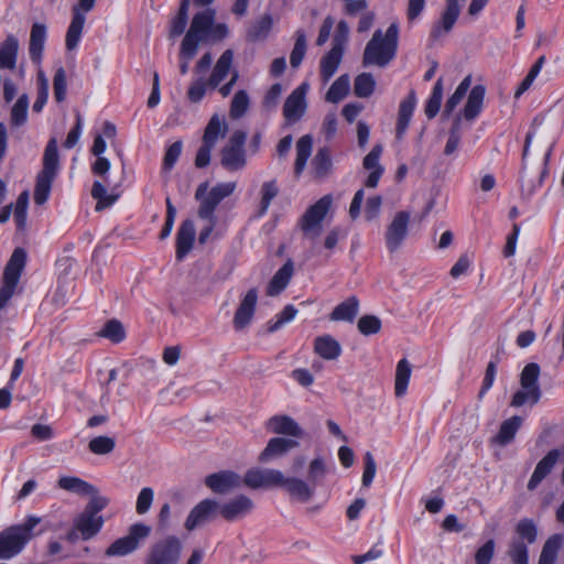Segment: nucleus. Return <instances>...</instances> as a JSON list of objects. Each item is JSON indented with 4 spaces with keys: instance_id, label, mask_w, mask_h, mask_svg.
I'll return each mask as SVG.
<instances>
[{
    "instance_id": "1",
    "label": "nucleus",
    "mask_w": 564,
    "mask_h": 564,
    "mask_svg": "<svg viewBox=\"0 0 564 564\" xmlns=\"http://www.w3.org/2000/svg\"><path fill=\"white\" fill-rule=\"evenodd\" d=\"M326 474L324 459L317 457L308 465L307 480L288 477L279 469L251 468L245 474L242 482L251 489L280 487L292 500L306 503L313 499L317 484Z\"/></svg>"
},
{
    "instance_id": "2",
    "label": "nucleus",
    "mask_w": 564,
    "mask_h": 564,
    "mask_svg": "<svg viewBox=\"0 0 564 564\" xmlns=\"http://www.w3.org/2000/svg\"><path fill=\"white\" fill-rule=\"evenodd\" d=\"M533 138H536L538 143L541 147H545L546 151L544 154V169L539 173L536 181H534L525 173H523L521 176V188L529 195H531L536 187L542 185L543 180L547 174L546 165L556 144V132L554 130L553 123L551 122L546 115H539L533 119L530 130L528 131L524 139L522 161L525 160L529 153V149Z\"/></svg>"
},
{
    "instance_id": "3",
    "label": "nucleus",
    "mask_w": 564,
    "mask_h": 564,
    "mask_svg": "<svg viewBox=\"0 0 564 564\" xmlns=\"http://www.w3.org/2000/svg\"><path fill=\"white\" fill-rule=\"evenodd\" d=\"M398 34L399 29L394 23L387 29L386 33L377 30L365 47L364 65L386 67L395 56Z\"/></svg>"
},
{
    "instance_id": "4",
    "label": "nucleus",
    "mask_w": 564,
    "mask_h": 564,
    "mask_svg": "<svg viewBox=\"0 0 564 564\" xmlns=\"http://www.w3.org/2000/svg\"><path fill=\"white\" fill-rule=\"evenodd\" d=\"M41 522V518L30 516L24 523L11 525L0 532V558L9 560L18 555L32 539V530Z\"/></svg>"
},
{
    "instance_id": "5",
    "label": "nucleus",
    "mask_w": 564,
    "mask_h": 564,
    "mask_svg": "<svg viewBox=\"0 0 564 564\" xmlns=\"http://www.w3.org/2000/svg\"><path fill=\"white\" fill-rule=\"evenodd\" d=\"M58 152L57 142L55 139H51L46 144L43 155V167L36 176V183L34 188V202L37 205H43L51 193L52 183L56 177L58 171Z\"/></svg>"
},
{
    "instance_id": "6",
    "label": "nucleus",
    "mask_w": 564,
    "mask_h": 564,
    "mask_svg": "<svg viewBox=\"0 0 564 564\" xmlns=\"http://www.w3.org/2000/svg\"><path fill=\"white\" fill-rule=\"evenodd\" d=\"M109 505L107 497L89 499L84 510L75 517L73 525L79 531L80 538L87 541L94 538L104 525V518L99 514Z\"/></svg>"
},
{
    "instance_id": "7",
    "label": "nucleus",
    "mask_w": 564,
    "mask_h": 564,
    "mask_svg": "<svg viewBox=\"0 0 564 564\" xmlns=\"http://www.w3.org/2000/svg\"><path fill=\"white\" fill-rule=\"evenodd\" d=\"M332 196L325 195L310 206L300 219L299 226L306 239L315 241L322 234V221L332 207Z\"/></svg>"
},
{
    "instance_id": "8",
    "label": "nucleus",
    "mask_w": 564,
    "mask_h": 564,
    "mask_svg": "<svg viewBox=\"0 0 564 564\" xmlns=\"http://www.w3.org/2000/svg\"><path fill=\"white\" fill-rule=\"evenodd\" d=\"M247 134L241 130L231 133L228 142L220 150V164L229 172H237L247 165L245 151Z\"/></svg>"
},
{
    "instance_id": "9",
    "label": "nucleus",
    "mask_w": 564,
    "mask_h": 564,
    "mask_svg": "<svg viewBox=\"0 0 564 564\" xmlns=\"http://www.w3.org/2000/svg\"><path fill=\"white\" fill-rule=\"evenodd\" d=\"M151 527L144 523H134L129 530L128 534L116 540L106 550L107 556H124L134 552L140 543L151 534Z\"/></svg>"
},
{
    "instance_id": "10",
    "label": "nucleus",
    "mask_w": 564,
    "mask_h": 564,
    "mask_svg": "<svg viewBox=\"0 0 564 564\" xmlns=\"http://www.w3.org/2000/svg\"><path fill=\"white\" fill-rule=\"evenodd\" d=\"M25 260L26 253L22 248H17L11 254L4 269L3 286L0 289V308H2L13 295L21 272L25 265Z\"/></svg>"
},
{
    "instance_id": "11",
    "label": "nucleus",
    "mask_w": 564,
    "mask_h": 564,
    "mask_svg": "<svg viewBox=\"0 0 564 564\" xmlns=\"http://www.w3.org/2000/svg\"><path fill=\"white\" fill-rule=\"evenodd\" d=\"M182 550L183 544L178 538L166 536L151 546L145 564H177Z\"/></svg>"
},
{
    "instance_id": "12",
    "label": "nucleus",
    "mask_w": 564,
    "mask_h": 564,
    "mask_svg": "<svg viewBox=\"0 0 564 564\" xmlns=\"http://www.w3.org/2000/svg\"><path fill=\"white\" fill-rule=\"evenodd\" d=\"M411 214L405 210L398 212L384 232L386 246L390 252L398 251L405 241L409 232Z\"/></svg>"
},
{
    "instance_id": "13",
    "label": "nucleus",
    "mask_w": 564,
    "mask_h": 564,
    "mask_svg": "<svg viewBox=\"0 0 564 564\" xmlns=\"http://www.w3.org/2000/svg\"><path fill=\"white\" fill-rule=\"evenodd\" d=\"M216 12L214 9H205L193 17L191 26L185 34L183 42L198 47V44L208 39L212 25L215 21Z\"/></svg>"
},
{
    "instance_id": "14",
    "label": "nucleus",
    "mask_w": 564,
    "mask_h": 564,
    "mask_svg": "<svg viewBox=\"0 0 564 564\" xmlns=\"http://www.w3.org/2000/svg\"><path fill=\"white\" fill-rule=\"evenodd\" d=\"M219 514V502L214 499H204L188 513L184 527L192 531L195 528L214 520Z\"/></svg>"
},
{
    "instance_id": "15",
    "label": "nucleus",
    "mask_w": 564,
    "mask_h": 564,
    "mask_svg": "<svg viewBox=\"0 0 564 564\" xmlns=\"http://www.w3.org/2000/svg\"><path fill=\"white\" fill-rule=\"evenodd\" d=\"M204 482L213 492L226 495L239 488L242 484V478L235 471L221 470L208 475Z\"/></svg>"
},
{
    "instance_id": "16",
    "label": "nucleus",
    "mask_w": 564,
    "mask_h": 564,
    "mask_svg": "<svg viewBox=\"0 0 564 564\" xmlns=\"http://www.w3.org/2000/svg\"><path fill=\"white\" fill-rule=\"evenodd\" d=\"M308 85L303 83L294 89L286 98L283 106V116L289 122L299 121L306 110L305 95Z\"/></svg>"
},
{
    "instance_id": "17",
    "label": "nucleus",
    "mask_w": 564,
    "mask_h": 564,
    "mask_svg": "<svg viewBox=\"0 0 564 564\" xmlns=\"http://www.w3.org/2000/svg\"><path fill=\"white\" fill-rule=\"evenodd\" d=\"M257 302L258 291L254 288L250 289L241 300L234 316V326L237 330H241L250 324Z\"/></svg>"
},
{
    "instance_id": "18",
    "label": "nucleus",
    "mask_w": 564,
    "mask_h": 564,
    "mask_svg": "<svg viewBox=\"0 0 564 564\" xmlns=\"http://www.w3.org/2000/svg\"><path fill=\"white\" fill-rule=\"evenodd\" d=\"M253 509V502L247 496L240 495L227 502L219 503V514L227 521H237Z\"/></svg>"
},
{
    "instance_id": "19",
    "label": "nucleus",
    "mask_w": 564,
    "mask_h": 564,
    "mask_svg": "<svg viewBox=\"0 0 564 564\" xmlns=\"http://www.w3.org/2000/svg\"><path fill=\"white\" fill-rule=\"evenodd\" d=\"M561 456V452L557 448H553L536 464L531 478L528 481V490L533 491L539 487L542 480L551 474L555 464Z\"/></svg>"
},
{
    "instance_id": "20",
    "label": "nucleus",
    "mask_w": 564,
    "mask_h": 564,
    "mask_svg": "<svg viewBox=\"0 0 564 564\" xmlns=\"http://www.w3.org/2000/svg\"><path fill=\"white\" fill-rule=\"evenodd\" d=\"M297 446V441L284 437H273L268 442L264 449L260 453L258 460L260 463H270L284 456L288 452Z\"/></svg>"
},
{
    "instance_id": "21",
    "label": "nucleus",
    "mask_w": 564,
    "mask_h": 564,
    "mask_svg": "<svg viewBox=\"0 0 564 564\" xmlns=\"http://www.w3.org/2000/svg\"><path fill=\"white\" fill-rule=\"evenodd\" d=\"M383 148L381 144H376L372 150L364 158L362 166L370 171L365 186L369 188H376L380 177L383 174V166L380 164V156L382 154Z\"/></svg>"
},
{
    "instance_id": "22",
    "label": "nucleus",
    "mask_w": 564,
    "mask_h": 564,
    "mask_svg": "<svg viewBox=\"0 0 564 564\" xmlns=\"http://www.w3.org/2000/svg\"><path fill=\"white\" fill-rule=\"evenodd\" d=\"M57 487L62 490L79 496H88L90 499L102 497L94 485L76 476L59 477L57 480Z\"/></svg>"
},
{
    "instance_id": "23",
    "label": "nucleus",
    "mask_w": 564,
    "mask_h": 564,
    "mask_svg": "<svg viewBox=\"0 0 564 564\" xmlns=\"http://www.w3.org/2000/svg\"><path fill=\"white\" fill-rule=\"evenodd\" d=\"M265 426L268 431L274 434L288 435L297 438H301L304 435V432L297 422L289 415H274L268 420Z\"/></svg>"
},
{
    "instance_id": "24",
    "label": "nucleus",
    "mask_w": 564,
    "mask_h": 564,
    "mask_svg": "<svg viewBox=\"0 0 564 564\" xmlns=\"http://www.w3.org/2000/svg\"><path fill=\"white\" fill-rule=\"evenodd\" d=\"M195 225L191 219L184 220L176 234V258L182 260L193 248Z\"/></svg>"
},
{
    "instance_id": "25",
    "label": "nucleus",
    "mask_w": 564,
    "mask_h": 564,
    "mask_svg": "<svg viewBox=\"0 0 564 564\" xmlns=\"http://www.w3.org/2000/svg\"><path fill=\"white\" fill-rule=\"evenodd\" d=\"M207 191L208 184L202 183L196 189L195 198L200 202L198 217L205 220H212L216 219L214 212L220 202H218L210 192L207 194Z\"/></svg>"
},
{
    "instance_id": "26",
    "label": "nucleus",
    "mask_w": 564,
    "mask_h": 564,
    "mask_svg": "<svg viewBox=\"0 0 564 564\" xmlns=\"http://www.w3.org/2000/svg\"><path fill=\"white\" fill-rule=\"evenodd\" d=\"M294 273V264L292 260H288L272 276L270 280L267 294L269 296H276L280 294L290 283V280Z\"/></svg>"
},
{
    "instance_id": "27",
    "label": "nucleus",
    "mask_w": 564,
    "mask_h": 564,
    "mask_svg": "<svg viewBox=\"0 0 564 564\" xmlns=\"http://www.w3.org/2000/svg\"><path fill=\"white\" fill-rule=\"evenodd\" d=\"M416 105V97L415 93L412 90L410 91L409 96L403 99L399 107V117H398V124H397V131L395 137L397 139H402L403 134L405 133L412 113L414 111Z\"/></svg>"
},
{
    "instance_id": "28",
    "label": "nucleus",
    "mask_w": 564,
    "mask_h": 564,
    "mask_svg": "<svg viewBox=\"0 0 564 564\" xmlns=\"http://www.w3.org/2000/svg\"><path fill=\"white\" fill-rule=\"evenodd\" d=\"M314 351L325 360H335L341 354V346L330 335H324L315 338Z\"/></svg>"
},
{
    "instance_id": "29",
    "label": "nucleus",
    "mask_w": 564,
    "mask_h": 564,
    "mask_svg": "<svg viewBox=\"0 0 564 564\" xmlns=\"http://www.w3.org/2000/svg\"><path fill=\"white\" fill-rule=\"evenodd\" d=\"M234 61V53L231 50H226L218 58L212 75L207 82L210 88H216L229 74Z\"/></svg>"
},
{
    "instance_id": "30",
    "label": "nucleus",
    "mask_w": 564,
    "mask_h": 564,
    "mask_svg": "<svg viewBox=\"0 0 564 564\" xmlns=\"http://www.w3.org/2000/svg\"><path fill=\"white\" fill-rule=\"evenodd\" d=\"M228 126L225 118L214 115L205 128L203 142L215 147L219 139L225 138Z\"/></svg>"
},
{
    "instance_id": "31",
    "label": "nucleus",
    "mask_w": 564,
    "mask_h": 564,
    "mask_svg": "<svg viewBox=\"0 0 564 564\" xmlns=\"http://www.w3.org/2000/svg\"><path fill=\"white\" fill-rule=\"evenodd\" d=\"M19 50V41L14 35H8L0 43V67L14 69L17 65V56Z\"/></svg>"
},
{
    "instance_id": "32",
    "label": "nucleus",
    "mask_w": 564,
    "mask_h": 564,
    "mask_svg": "<svg viewBox=\"0 0 564 564\" xmlns=\"http://www.w3.org/2000/svg\"><path fill=\"white\" fill-rule=\"evenodd\" d=\"M46 40V26L42 23H34L31 29L29 53L33 62L39 63L42 57Z\"/></svg>"
},
{
    "instance_id": "33",
    "label": "nucleus",
    "mask_w": 564,
    "mask_h": 564,
    "mask_svg": "<svg viewBox=\"0 0 564 564\" xmlns=\"http://www.w3.org/2000/svg\"><path fill=\"white\" fill-rule=\"evenodd\" d=\"M343 56V47L334 44L332 50L321 61V77L326 83L336 73Z\"/></svg>"
},
{
    "instance_id": "34",
    "label": "nucleus",
    "mask_w": 564,
    "mask_h": 564,
    "mask_svg": "<svg viewBox=\"0 0 564 564\" xmlns=\"http://www.w3.org/2000/svg\"><path fill=\"white\" fill-rule=\"evenodd\" d=\"M332 166L329 151L325 148L319 149L312 161L313 177L317 181L325 180L330 174Z\"/></svg>"
},
{
    "instance_id": "35",
    "label": "nucleus",
    "mask_w": 564,
    "mask_h": 564,
    "mask_svg": "<svg viewBox=\"0 0 564 564\" xmlns=\"http://www.w3.org/2000/svg\"><path fill=\"white\" fill-rule=\"evenodd\" d=\"M412 373V367L408 359L403 358L397 364L394 377V394L397 398L405 395L409 381Z\"/></svg>"
},
{
    "instance_id": "36",
    "label": "nucleus",
    "mask_w": 564,
    "mask_h": 564,
    "mask_svg": "<svg viewBox=\"0 0 564 564\" xmlns=\"http://www.w3.org/2000/svg\"><path fill=\"white\" fill-rule=\"evenodd\" d=\"M359 311V301L356 296H350L338 304L330 313L332 321L352 322Z\"/></svg>"
},
{
    "instance_id": "37",
    "label": "nucleus",
    "mask_w": 564,
    "mask_h": 564,
    "mask_svg": "<svg viewBox=\"0 0 564 564\" xmlns=\"http://www.w3.org/2000/svg\"><path fill=\"white\" fill-rule=\"evenodd\" d=\"M313 139L310 134L301 137L296 142V159L294 164L295 175L299 176L304 171L307 160L312 154Z\"/></svg>"
},
{
    "instance_id": "38",
    "label": "nucleus",
    "mask_w": 564,
    "mask_h": 564,
    "mask_svg": "<svg viewBox=\"0 0 564 564\" xmlns=\"http://www.w3.org/2000/svg\"><path fill=\"white\" fill-rule=\"evenodd\" d=\"M564 542L562 534L551 535L544 543L538 564H555L560 549Z\"/></svg>"
},
{
    "instance_id": "39",
    "label": "nucleus",
    "mask_w": 564,
    "mask_h": 564,
    "mask_svg": "<svg viewBox=\"0 0 564 564\" xmlns=\"http://www.w3.org/2000/svg\"><path fill=\"white\" fill-rule=\"evenodd\" d=\"M523 419L519 415H513L503 421L500 425L498 434H496V443L499 445H507L513 441L516 433L521 427Z\"/></svg>"
},
{
    "instance_id": "40",
    "label": "nucleus",
    "mask_w": 564,
    "mask_h": 564,
    "mask_svg": "<svg viewBox=\"0 0 564 564\" xmlns=\"http://www.w3.org/2000/svg\"><path fill=\"white\" fill-rule=\"evenodd\" d=\"M485 97V88L480 85L471 88L467 102L464 107V117L467 120H473L476 118L482 107V101Z\"/></svg>"
},
{
    "instance_id": "41",
    "label": "nucleus",
    "mask_w": 564,
    "mask_h": 564,
    "mask_svg": "<svg viewBox=\"0 0 564 564\" xmlns=\"http://www.w3.org/2000/svg\"><path fill=\"white\" fill-rule=\"evenodd\" d=\"M272 17L270 14H264L248 29V40L251 42H260L265 40L272 29Z\"/></svg>"
},
{
    "instance_id": "42",
    "label": "nucleus",
    "mask_w": 564,
    "mask_h": 564,
    "mask_svg": "<svg viewBox=\"0 0 564 564\" xmlns=\"http://www.w3.org/2000/svg\"><path fill=\"white\" fill-rule=\"evenodd\" d=\"M85 21V15L76 14V17H73L65 37V45L68 51H74L78 46Z\"/></svg>"
},
{
    "instance_id": "43",
    "label": "nucleus",
    "mask_w": 564,
    "mask_h": 564,
    "mask_svg": "<svg viewBox=\"0 0 564 564\" xmlns=\"http://www.w3.org/2000/svg\"><path fill=\"white\" fill-rule=\"evenodd\" d=\"M459 15V6L457 3V0H447V8L445 12L443 13L441 26L437 25L433 30V35L438 36L441 33V28L444 29L445 32H448L453 25L455 24L457 18Z\"/></svg>"
},
{
    "instance_id": "44",
    "label": "nucleus",
    "mask_w": 564,
    "mask_h": 564,
    "mask_svg": "<svg viewBox=\"0 0 564 564\" xmlns=\"http://www.w3.org/2000/svg\"><path fill=\"white\" fill-rule=\"evenodd\" d=\"M349 91V77L348 75H340L329 87L326 93V100L337 104L343 100Z\"/></svg>"
},
{
    "instance_id": "45",
    "label": "nucleus",
    "mask_w": 564,
    "mask_h": 564,
    "mask_svg": "<svg viewBox=\"0 0 564 564\" xmlns=\"http://www.w3.org/2000/svg\"><path fill=\"white\" fill-rule=\"evenodd\" d=\"M516 533L519 536L518 541L532 544L538 538V528L534 520L529 518L521 519L516 525Z\"/></svg>"
},
{
    "instance_id": "46",
    "label": "nucleus",
    "mask_w": 564,
    "mask_h": 564,
    "mask_svg": "<svg viewBox=\"0 0 564 564\" xmlns=\"http://www.w3.org/2000/svg\"><path fill=\"white\" fill-rule=\"evenodd\" d=\"M470 85H471V76L468 75L460 82V84L456 88L455 93L446 101L445 108H444V116H449L455 110V108L464 99Z\"/></svg>"
},
{
    "instance_id": "47",
    "label": "nucleus",
    "mask_w": 564,
    "mask_h": 564,
    "mask_svg": "<svg viewBox=\"0 0 564 564\" xmlns=\"http://www.w3.org/2000/svg\"><path fill=\"white\" fill-rule=\"evenodd\" d=\"M541 399V389L540 388H522L518 390L511 401V405L519 408L527 403L534 405L536 404Z\"/></svg>"
},
{
    "instance_id": "48",
    "label": "nucleus",
    "mask_w": 564,
    "mask_h": 564,
    "mask_svg": "<svg viewBox=\"0 0 564 564\" xmlns=\"http://www.w3.org/2000/svg\"><path fill=\"white\" fill-rule=\"evenodd\" d=\"M376 87V80L369 73H361L355 78L354 91L359 98H367L372 95Z\"/></svg>"
},
{
    "instance_id": "49",
    "label": "nucleus",
    "mask_w": 564,
    "mask_h": 564,
    "mask_svg": "<svg viewBox=\"0 0 564 564\" xmlns=\"http://www.w3.org/2000/svg\"><path fill=\"white\" fill-rule=\"evenodd\" d=\"M442 98H443V78L440 77L436 80V83L433 87L432 94L425 105V115L427 116V118L432 119L437 115L440 107H441Z\"/></svg>"
},
{
    "instance_id": "50",
    "label": "nucleus",
    "mask_w": 564,
    "mask_h": 564,
    "mask_svg": "<svg viewBox=\"0 0 564 564\" xmlns=\"http://www.w3.org/2000/svg\"><path fill=\"white\" fill-rule=\"evenodd\" d=\"M99 336L117 344L121 343L126 338V330L121 322L118 319H110L101 328Z\"/></svg>"
},
{
    "instance_id": "51",
    "label": "nucleus",
    "mask_w": 564,
    "mask_h": 564,
    "mask_svg": "<svg viewBox=\"0 0 564 564\" xmlns=\"http://www.w3.org/2000/svg\"><path fill=\"white\" fill-rule=\"evenodd\" d=\"M91 196L97 199V210L109 207L117 200V196L107 194L106 186L99 181L94 182Z\"/></svg>"
},
{
    "instance_id": "52",
    "label": "nucleus",
    "mask_w": 564,
    "mask_h": 564,
    "mask_svg": "<svg viewBox=\"0 0 564 564\" xmlns=\"http://www.w3.org/2000/svg\"><path fill=\"white\" fill-rule=\"evenodd\" d=\"M29 108V98L22 95L15 101L11 109V123L12 126L20 127L26 122Z\"/></svg>"
},
{
    "instance_id": "53",
    "label": "nucleus",
    "mask_w": 564,
    "mask_h": 564,
    "mask_svg": "<svg viewBox=\"0 0 564 564\" xmlns=\"http://www.w3.org/2000/svg\"><path fill=\"white\" fill-rule=\"evenodd\" d=\"M116 447V442L109 436H97L89 441L88 448L95 455L110 454Z\"/></svg>"
},
{
    "instance_id": "54",
    "label": "nucleus",
    "mask_w": 564,
    "mask_h": 564,
    "mask_svg": "<svg viewBox=\"0 0 564 564\" xmlns=\"http://www.w3.org/2000/svg\"><path fill=\"white\" fill-rule=\"evenodd\" d=\"M540 366L535 362L528 364L520 376V383L522 388H540L539 386Z\"/></svg>"
},
{
    "instance_id": "55",
    "label": "nucleus",
    "mask_w": 564,
    "mask_h": 564,
    "mask_svg": "<svg viewBox=\"0 0 564 564\" xmlns=\"http://www.w3.org/2000/svg\"><path fill=\"white\" fill-rule=\"evenodd\" d=\"M507 554L513 564H529V550L522 541H511Z\"/></svg>"
},
{
    "instance_id": "56",
    "label": "nucleus",
    "mask_w": 564,
    "mask_h": 564,
    "mask_svg": "<svg viewBox=\"0 0 564 564\" xmlns=\"http://www.w3.org/2000/svg\"><path fill=\"white\" fill-rule=\"evenodd\" d=\"M295 36V44L290 56V63L294 68L300 66L306 53V37L304 32L299 30L296 31Z\"/></svg>"
},
{
    "instance_id": "57",
    "label": "nucleus",
    "mask_w": 564,
    "mask_h": 564,
    "mask_svg": "<svg viewBox=\"0 0 564 564\" xmlns=\"http://www.w3.org/2000/svg\"><path fill=\"white\" fill-rule=\"evenodd\" d=\"M381 326V319L376 315H364L357 323L358 330L365 336L378 334Z\"/></svg>"
},
{
    "instance_id": "58",
    "label": "nucleus",
    "mask_w": 564,
    "mask_h": 564,
    "mask_svg": "<svg viewBox=\"0 0 564 564\" xmlns=\"http://www.w3.org/2000/svg\"><path fill=\"white\" fill-rule=\"evenodd\" d=\"M249 108V96L245 90H239L235 94L230 105V117L239 119Z\"/></svg>"
},
{
    "instance_id": "59",
    "label": "nucleus",
    "mask_w": 564,
    "mask_h": 564,
    "mask_svg": "<svg viewBox=\"0 0 564 564\" xmlns=\"http://www.w3.org/2000/svg\"><path fill=\"white\" fill-rule=\"evenodd\" d=\"M545 61H546V58H545L544 55L540 56L536 59V62L532 65V67L530 68L529 73L527 74L524 79L519 85V87H518V89L516 91V97H519L521 94H523L525 90H528L531 87V85L533 84L534 79L540 74V72H541Z\"/></svg>"
},
{
    "instance_id": "60",
    "label": "nucleus",
    "mask_w": 564,
    "mask_h": 564,
    "mask_svg": "<svg viewBox=\"0 0 564 564\" xmlns=\"http://www.w3.org/2000/svg\"><path fill=\"white\" fill-rule=\"evenodd\" d=\"M297 314V310L293 305H286L280 314L275 316L274 321H270L268 323V332L274 333L279 328H281L285 323L291 322L295 315Z\"/></svg>"
},
{
    "instance_id": "61",
    "label": "nucleus",
    "mask_w": 564,
    "mask_h": 564,
    "mask_svg": "<svg viewBox=\"0 0 564 564\" xmlns=\"http://www.w3.org/2000/svg\"><path fill=\"white\" fill-rule=\"evenodd\" d=\"M278 193L279 189L274 181L263 183L261 187L260 215L267 213L272 199L276 197Z\"/></svg>"
},
{
    "instance_id": "62",
    "label": "nucleus",
    "mask_w": 564,
    "mask_h": 564,
    "mask_svg": "<svg viewBox=\"0 0 564 564\" xmlns=\"http://www.w3.org/2000/svg\"><path fill=\"white\" fill-rule=\"evenodd\" d=\"M66 88H67L66 72L63 67H59L56 69V72L54 74V78H53L54 97L57 102H62L65 100Z\"/></svg>"
},
{
    "instance_id": "63",
    "label": "nucleus",
    "mask_w": 564,
    "mask_h": 564,
    "mask_svg": "<svg viewBox=\"0 0 564 564\" xmlns=\"http://www.w3.org/2000/svg\"><path fill=\"white\" fill-rule=\"evenodd\" d=\"M154 491L150 487H144L140 490L137 502H135V512L138 514H145L153 502Z\"/></svg>"
},
{
    "instance_id": "64",
    "label": "nucleus",
    "mask_w": 564,
    "mask_h": 564,
    "mask_svg": "<svg viewBox=\"0 0 564 564\" xmlns=\"http://www.w3.org/2000/svg\"><path fill=\"white\" fill-rule=\"evenodd\" d=\"M197 48L198 47H196L192 44H188V43L186 44V42L182 41L181 51H180V59H181L180 70L183 75L187 74L188 67H189V62L196 55Z\"/></svg>"
}]
</instances>
